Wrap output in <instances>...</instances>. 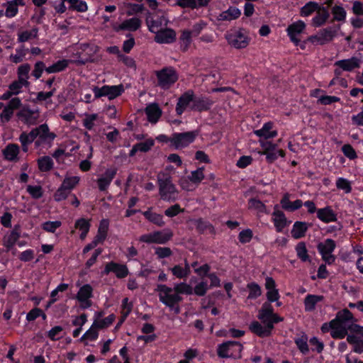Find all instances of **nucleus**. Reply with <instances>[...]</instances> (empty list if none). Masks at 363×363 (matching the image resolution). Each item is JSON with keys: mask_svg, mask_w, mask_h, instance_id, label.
Listing matches in <instances>:
<instances>
[{"mask_svg": "<svg viewBox=\"0 0 363 363\" xmlns=\"http://www.w3.org/2000/svg\"><path fill=\"white\" fill-rule=\"evenodd\" d=\"M332 14L335 21H345L347 12L342 6H335L332 8Z\"/></svg>", "mask_w": 363, "mask_h": 363, "instance_id": "52", "label": "nucleus"}, {"mask_svg": "<svg viewBox=\"0 0 363 363\" xmlns=\"http://www.w3.org/2000/svg\"><path fill=\"white\" fill-rule=\"evenodd\" d=\"M111 272L114 273L117 278L123 279L128 276L129 271L125 264L110 262L106 264L102 273L104 274H108Z\"/></svg>", "mask_w": 363, "mask_h": 363, "instance_id": "17", "label": "nucleus"}, {"mask_svg": "<svg viewBox=\"0 0 363 363\" xmlns=\"http://www.w3.org/2000/svg\"><path fill=\"white\" fill-rule=\"evenodd\" d=\"M280 203L283 209L291 212L301 208L303 206V202L300 199H296V201L291 202L290 194L289 193H285L283 195L280 201Z\"/></svg>", "mask_w": 363, "mask_h": 363, "instance_id": "26", "label": "nucleus"}, {"mask_svg": "<svg viewBox=\"0 0 363 363\" xmlns=\"http://www.w3.org/2000/svg\"><path fill=\"white\" fill-rule=\"evenodd\" d=\"M228 43L237 49L245 48L249 44V38L241 30H234L225 35Z\"/></svg>", "mask_w": 363, "mask_h": 363, "instance_id": "12", "label": "nucleus"}, {"mask_svg": "<svg viewBox=\"0 0 363 363\" xmlns=\"http://www.w3.org/2000/svg\"><path fill=\"white\" fill-rule=\"evenodd\" d=\"M273 328L274 326L271 323H269V325L264 324V325H262L257 321L252 323L250 325L251 331L260 337L269 335Z\"/></svg>", "mask_w": 363, "mask_h": 363, "instance_id": "28", "label": "nucleus"}, {"mask_svg": "<svg viewBox=\"0 0 363 363\" xmlns=\"http://www.w3.org/2000/svg\"><path fill=\"white\" fill-rule=\"evenodd\" d=\"M193 33L189 30H184L182 31L180 36V46L182 50L186 51L191 43L193 36Z\"/></svg>", "mask_w": 363, "mask_h": 363, "instance_id": "41", "label": "nucleus"}, {"mask_svg": "<svg viewBox=\"0 0 363 363\" xmlns=\"http://www.w3.org/2000/svg\"><path fill=\"white\" fill-rule=\"evenodd\" d=\"M92 90L95 98L107 96L109 100H112L120 96L124 91V87L122 84L113 86L105 85L102 87L94 86Z\"/></svg>", "mask_w": 363, "mask_h": 363, "instance_id": "8", "label": "nucleus"}, {"mask_svg": "<svg viewBox=\"0 0 363 363\" xmlns=\"http://www.w3.org/2000/svg\"><path fill=\"white\" fill-rule=\"evenodd\" d=\"M172 236V232L165 230L163 231H155L151 233L143 235L140 237L139 240L148 244H163L167 242Z\"/></svg>", "mask_w": 363, "mask_h": 363, "instance_id": "10", "label": "nucleus"}, {"mask_svg": "<svg viewBox=\"0 0 363 363\" xmlns=\"http://www.w3.org/2000/svg\"><path fill=\"white\" fill-rule=\"evenodd\" d=\"M90 221L88 219L81 218L77 219L74 223V228L80 231L79 238L84 240L90 229Z\"/></svg>", "mask_w": 363, "mask_h": 363, "instance_id": "29", "label": "nucleus"}, {"mask_svg": "<svg viewBox=\"0 0 363 363\" xmlns=\"http://www.w3.org/2000/svg\"><path fill=\"white\" fill-rule=\"evenodd\" d=\"M308 230V225L305 222L296 221L293 225L291 235L295 239L303 238Z\"/></svg>", "mask_w": 363, "mask_h": 363, "instance_id": "33", "label": "nucleus"}, {"mask_svg": "<svg viewBox=\"0 0 363 363\" xmlns=\"http://www.w3.org/2000/svg\"><path fill=\"white\" fill-rule=\"evenodd\" d=\"M68 64L69 60H59L51 66L46 67L45 71L50 74L59 72L65 69L67 67Z\"/></svg>", "mask_w": 363, "mask_h": 363, "instance_id": "44", "label": "nucleus"}, {"mask_svg": "<svg viewBox=\"0 0 363 363\" xmlns=\"http://www.w3.org/2000/svg\"><path fill=\"white\" fill-rule=\"evenodd\" d=\"M242 345L238 342L228 341L218 347V355L222 358H240Z\"/></svg>", "mask_w": 363, "mask_h": 363, "instance_id": "4", "label": "nucleus"}, {"mask_svg": "<svg viewBox=\"0 0 363 363\" xmlns=\"http://www.w3.org/2000/svg\"><path fill=\"white\" fill-rule=\"evenodd\" d=\"M258 318L264 324L269 325V323H271L273 326L274 323L282 320V318L273 313L272 306L267 303L263 304L261 310L259 311Z\"/></svg>", "mask_w": 363, "mask_h": 363, "instance_id": "13", "label": "nucleus"}, {"mask_svg": "<svg viewBox=\"0 0 363 363\" xmlns=\"http://www.w3.org/2000/svg\"><path fill=\"white\" fill-rule=\"evenodd\" d=\"M20 152L19 146L16 144H9L3 150V155L6 160L17 161Z\"/></svg>", "mask_w": 363, "mask_h": 363, "instance_id": "31", "label": "nucleus"}, {"mask_svg": "<svg viewBox=\"0 0 363 363\" xmlns=\"http://www.w3.org/2000/svg\"><path fill=\"white\" fill-rule=\"evenodd\" d=\"M317 218L325 223H329L337 220V215L330 206L318 208Z\"/></svg>", "mask_w": 363, "mask_h": 363, "instance_id": "25", "label": "nucleus"}, {"mask_svg": "<svg viewBox=\"0 0 363 363\" xmlns=\"http://www.w3.org/2000/svg\"><path fill=\"white\" fill-rule=\"evenodd\" d=\"M272 220L276 230L279 233L282 232L283 230L291 223V221L287 220L285 214L279 208L278 206H274V211L272 214Z\"/></svg>", "mask_w": 363, "mask_h": 363, "instance_id": "16", "label": "nucleus"}, {"mask_svg": "<svg viewBox=\"0 0 363 363\" xmlns=\"http://www.w3.org/2000/svg\"><path fill=\"white\" fill-rule=\"evenodd\" d=\"M203 171L204 167H199L197 169L191 172V174L189 175V180L197 186L205 177Z\"/></svg>", "mask_w": 363, "mask_h": 363, "instance_id": "46", "label": "nucleus"}, {"mask_svg": "<svg viewBox=\"0 0 363 363\" xmlns=\"http://www.w3.org/2000/svg\"><path fill=\"white\" fill-rule=\"evenodd\" d=\"M38 168L42 172L50 171L53 167V162L51 157L43 156L38 160Z\"/></svg>", "mask_w": 363, "mask_h": 363, "instance_id": "42", "label": "nucleus"}, {"mask_svg": "<svg viewBox=\"0 0 363 363\" xmlns=\"http://www.w3.org/2000/svg\"><path fill=\"white\" fill-rule=\"evenodd\" d=\"M259 143L262 148V151L258 153L266 156V160L269 163L274 162L279 157H284L285 153L282 150L277 148V145L270 142L260 139Z\"/></svg>", "mask_w": 363, "mask_h": 363, "instance_id": "6", "label": "nucleus"}, {"mask_svg": "<svg viewBox=\"0 0 363 363\" xmlns=\"http://www.w3.org/2000/svg\"><path fill=\"white\" fill-rule=\"evenodd\" d=\"M171 271L173 275L177 278L184 279L187 277L190 274V267L189 264L186 262L184 267L179 264L175 265L174 267L171 268Z\"/></svg>", "mask_w": 363, "mask_h": 363, "instance_id": "38", "label": "nucleus"}, {"mask_svg": "<svg viewBox=\"0 0 363 363\" xmlns=\"http://www.w3.org/2000/svg\"><path fill=\"white\" fill-rule=\"evenodd\" d=\"M36 138L34 130H32L29 133H23L20 136V141L23 146V151L26 152L28 145L30 144Z\"/></svg>", "mask_w": 363, "mask_h": 363, "instance_id": "45", "label": "nucleus"}, {"mask_svg": "<svg viewBox=\"0 0 363 363\" xmlns=\"http://www.w3.org/2000/svg\"><path fill=\"white\" fill-rule=\"evenodd\" d=\"M80 177L78 176L67 177H66L62 185L63 188L67 189L69 191L79 183Z\"/></svg>", "mask_w": 363, "mask_h": 363, "instance_id": "58", "label": "nucleus"}, {"mask_svg": "<svg viewBox=\"0 0 363 363\" xmlns=\"http://www.w3.org/2000/svg\"><path fill=\"white\" fill-rule=\"evenodd\" d=\"M97 329L99 328L96 325H94V323H93L91 328L81 337L80 341L85 342L96 340L99 335Z\"/></svg>", "mask_w": 363, "mask_h": 363, "instance_id": "43", "label": "nucleus"}, {"mask_svg": "<svg viewBox=\"0 0 363 363\" xmlns=\"http://www.w3.org/2000/svg\"><path fill=\"white\" fill-rule=\"evenodd\" d=\"M250 209L255 210L257 213H268L267 206L259 200L251 199L248 202Z\"/></svg>", "mask_w": 363, "mask_h": 363, "instance_id": "40", "label": "nucleus"}, {"mask_svg": "<svg viewBox=\"0 0 363 363\" xmlns=\"http://www.w3.org/2000/svg\"><path fill=\"white\" fill-rule=\"evenodd\" d=\"M296 251L298 257L303 262H306L309 259L306 246L304 242H299L296 247Z\"/></svg>", "mask_w": 363, "mask_h": 363, "instance_id": "57", "label": "nucleus"}, {"mask_svg": "<svg viewBox=\"0 0 363 363\" xmlns=\"http://www.w3.org/2000/svg\"><path fill=\"white\" fill-rule=\"evenodd\" d=\"M212 105V102L208 99H200L196 101H194L192 108L198 111H203L208 109Z\"/></svg>", "mask_w": 363, "mask_h": 363, "instance_id": "59", "label": "nucleus"}, {"mask_svg": "<svg viewBox=\"0 0 363 363\" xmlns=\"http://www.w3.org/2000/svg\"><path fill=\"white\" fill-rule=\"evenodd\" d=\"M196 136V131L175 133L170 138L169 143L175 149H182L192 143Z\"/></svg>", "mask_w": 363, "mask_h": 363, "instance_id": "7", "label": "nucleus"}, {"mask_svg": "<svg viewBox=\"0 0 363 363\" xmlns=\"http://www.w3.org/2000/svg\"><path fill=\"white\" fill-rule=\"evenodd\" d=\"M328 17V10L320 6L316 11V15L312 18V25L315 27H320L327 21Z\"/></svg>", "mask_w": 363, "mask_h": 363, "instance_id": "30", "label": "nucleus"}, {"mask_svg": "<svg viewBox=\"0 0 363 363\" xmlns=\"http://www.w3.org/2000/svg\"><path fill=\"white\" fill-rule=\"evenodd\" d=\"M62 223L59 220L55 221H46L42 224L43 229L48 233H55V230L60 228Z\"/></svg>", "mask_w": 363, "mask_h": 363, "instance_id": "62", "label": "nucleus"}, {"mask_svg": "<svg viewBox=\"0 0 363 363\" xmlns=\"http://www.w3.org/2000/svg\"><path fill=\"white\" fill-rule=\"evenodd\" d=\"M150 31L155 33V40L158 43H172L176 40L174 30L170 28L159 30L155 23L150 26Z\"/></svg>", "mask_w": 363, "mask_h": 363, "instance_id": "9", "label": "nucleus"}, {"mask_svg": "<svg viewBox=\"0 0 363 363\" xmlns=\"http://www.w3.org/2000/svg\"><path fill=\"white\" fill-rule=\"evenodd\" d=\"M33 130L36 138H38L35 141L36 146H39L41 143L50 144L55 138V134L50 132L47 124L40 125Z\"/></svg>", "mask_w": 363, "mask_h": 363, "instance_id": "15", "label": "nucleus"}, {"mask_svg": "<svg viewBox=\"0 0 363 363\" xmlns=\"http://www.w3.org/2000/svg\"><path fill=\"white\" fill-rule=\"evenodd\" d=\"M156 291L158 293L160 301L163 304L174 311L175 313H179L178 303L182 300V298L176 291L174 286L171 288L164 284H160Z\"/></svg>", "mask_w": 363, "mask_h": 363, "instance_id": "3", "label": "nucleus"}, {"mask_svg": "<svg viewBox=\"0 0 363 363\" xmlns=\"http://www.w3.org/2000/svg\"><path fill=\"white\" fill-rule=\"evenodd\" d=\"M273 127V123L271 122L265 123L262 128L259 130H256L254 131V133L260 138H264V140L273 138L277 135V130H272Z\"/></svg>", "mask_w": 363, "mask_h": 363, "instance_id": "27", "label": "nucleus"}, {"mask_svg": "<svg viewBox=\"0 0 363 363\" xmlns=\"http://www.w3.org/2000/svg\"><path fill=\"white\" fill-rule=\"evenodd\" d=\"M27 191L33 199H40L43 196L42 187L39 185H28Z\"/></svg>", "mask_w": 363, "mask_h": 363, "instance_id": "64", "label": "nucleus"}, {"mask_svg": "<svg viewBox=\"0 0 363 363\" xmlns=\"http://www.w3.org/2000/svg\"><path fill=\"white\" fill-rule=\"evenodd\" d=\"M145 217L150 222L162 226L164 224L162 218V216L156 213H153L151 211H147L143 213Z\"/></svg>", "mask_w": 363, "mask_h": 363, "instance_id": "48", "label": "nucleus"}, {"mask_svg": "<svg viewBox=\"0 0 363 363\" xmlns=\"http://www.w3.org/2000/svg\"><path fill=\"white\" fill-rule=\"evenodd\" d=\"M265 289L267 290V298L269 302L277 301L279 299L280 295L279 290L276 287L275 281L269 277L265 279Z\"/></svg>", "mask_w": 363, "mask_h": 363, "instance_id": "22", "label": "nucleus"}, {"mask_svg": "<svg viewBox=\"0 0 363 363\" xmlns=\"http://www.w3.org/2000/svg\"><path fill=\"white\" fill-rule=\"evenodd\" d=\"M93 288L89 284L81 286L77 294L76 298L82 308H88L91 306L90 298L92 296Z\"/></svg>", "mask_w": 363, "mask_h": 363, "instance_id": "14", "label": "nucleus"}, {"mask_svg": "<svg viewBox=\"0 0 363 363\" xmlns=\"http://www.w3.org/2000/svg\"><path fill=\"white\" fill-rule=\"evenodd\" d=\"M307 341L308 338L305 335H302L301 337L295 340V342L298 348L303 354H306L309 351Z\"/></svg>", "mask_w": 363, "mask_h": 363, "instance_id": "61", "label": "nucleus"}, {"mask_svg": "<svg viewBox=\"0 0 363 363\" xmlns=\"http://www.w3.org/2000/svg\"><path fill=\"white\" fill-rule=\"evenodd\" d=\"M69 4V8L79 12H85L88 9V6L84 1L82 0H63Z\"/></svg>", "mask_w": 363, "mask_h": 363, "instance_id": "47", "label": "nucleus"}, {"mask_svg": "<svg viewBox=\"0 0 363 363\" xmlns=\"http://www.w3.org/2000/svg\"><path fill=\"white\" fill-rule=\"evenodd\" d=\"M158 85L163 89H167L172 86L178 79V74L171 67H164L156 72Z\"/></svg>", "mask_w": 363, "mask_h": 363, "instance_id": "5", "label": "nucleus"}, {"mask_svg": "<svg viewBox=\"0 0 363 363\" xmlns=\"http://www.w3.org/2000/svg\"><path fill=\"white\" fill-rule=\"evenodd\" d=\"M362 62L363 59L362 57H352L350 59L338 60L335 62V65L340 67L344 71L350 72L354 69L355 68L359 67Z\"/></svg>", "mask_w": 363, "mask_h": 363, "instance_id": "21", "label": "nucleus"}, {"mask_svg": "<svg viewBox=\"0 0 363 363\" xmlns=\"http://www.w3.org/2000/svg\"><path fill=\"white\" fill-rule=\"evenodd\" d=\"M98 118L96 113L86 114L83 120L84 126L88 130H92L95 125V121Z\"/></svg>", "mask_w": 363, "mask_h": 363, "instance_id": "60", "label": "nucleus"}, {"mask_svg": "<svg viewBox=\"0 0 363 363\" xmlns=\"http://www.w3.org/2000/svg\"><path fill=\"white\" fill-rule=\"evenodd\" d=\"M247 288L250 290L249 298H256L262 294L261 288L257 284L250 283L247 285Z\"/></svg>", "mask_w": 363, "mask_h": 363, "instance_id": "63", "label": "nucleus"}, {"mask_svg": "<svg viewBox=\"0 0 363 363\" xmlns=\"http://www.w3.org/2000/svg\"><path fill=\"white\" fill-rule=\"evenodd\" d=\"M306 23L301 20L294 22L288 26L286 29L287 34L291 40L296 45L298 44L300 42L298 35L303 33L306 29Z\"/></svg>", "mask_w": 363, "mask_h": 363, "instance_id": "19", "label": "nucleus"}, {"mask_svg": "<svg viewBox=\"0 0 363 363\" xmlns=\"http://www.w3.org/2000/svg\"><path fill=\"white\" fill-rule=\"evenodd\" d=\"M38 30L36 28H33L30 30L19 31L18 33V41L20 43H24L32 39H35L38 36Z\"/></svg>", "mask_w": 363, "mask_h": 363, "instance_id": "37", "label": "nucleus"}, {"mask_svg": "<svg viewBox=\"0 0 363 363\" xmlns=\"http://www.w3.org/2000/svg\"><path fill=\"white\" fill-rule=\"evenodd\" d=\"M176 291L179 295L180 294H186L191 295L193 294V288L190 284H188L185 282H181L175 284L174 286Z\"/></svg>", "mask_w": 363, "mask_h": 363, "instance_id": "55", "label": "nucleus"}, {"mask_svg": "<svg viewBox=\"0 0 363 363\" xmlns=\"http://www.w3.org/2000/svg\"><path fill=\"white\" fill-rule=\"evenodd\" d=\"M335 246V241L331 239H326L318 245L322 259L328 264H331L335 260V257L333 255Z\"/></svg>", "mask_w": 363, "mask_h": 363, "instance_id": "11", "label": "nucleus"}, {"mask_svg": "<svg viewBox=\"0 0 363 363\" xmlns=\"http://www.w3.org/2000/svg\"><path fill=\"white\" fill-rule=\"evenodd\" d=\"M337 34V30L333 28H327L320 30L316 35L311 37V40L320 45L331 41Z\"/></svg>", "mask_w": 363, "mask_h": 363, "instance_id": "18", "label": "nucleus"}, {"mask_svg": "<svg viewBox=\"0 0 363 363\" xmlns=\"http://www.w3.org/2000/svg\"><path fill=\"white\" fill-rule=\"evenodd\" d=\"M29 86L28 82H24L20 79H17L12 82L9 86V89L13 95L18 94L21 91L23 87H27Z\"/></svg>", "mask_w": 363, "mask_h": 363, "instance_id": "53", "label": "nucleus"}, {"mask_svg": "<svg viewBox=\"0 0 363 363\" xmlns=\"http://www.w3.org/2000/svg\"><path fill=\"white\" fill-rule=\"evenodd\" d=\"M194 101V93L192 91H188L182 94L177 102L176 111L178 115H182L185 110Z\"/></svg>", "mask_w": 363, "mask_h": 363, "instance_id": "23", "label": "nucleus"}, {"mask_svg": "<svg viewBox=\"0 0 363 363\" xmlns=\"http://www.w3.org/2000/svg\"><path fill=\"white\" fill-rule=\"evenodd\" d=\"M357 321L352 313L347 308H344L339 311L330 322L324 323L321 330L323 333L330 332L333 338L342 339L348 331L352 333L357 330H363V326L357 324Z\"/></svg>", "mask_w": 363, "mask_h": 363, "instance_id": "1", "label": "nucleus"}, {"mask_svg": "<svg viewBox=\"0 0 363 363\" xmlns=\"http://www.w3.org/2000/svg\"><path fill=\"white\" fill-rule=\"evenodd\" d=\"M241 14L240 9L236 7H230L228 10L220 13L218 20L232 21L238 18Z\"/></svg>", "mask_w": 363, "mask_h": 363, "instance_id": "36", "label": "nucleus"}, {"mask_svg": "<svg viewBox=\"0 0 363 363\" xmlns=\"http://www.w3.org/2000/svg\"><path fill=\"white\" fill-rule=\"evenodd\" d=\"M145 113L150 122L155 123L161 116L162 111L157 104H150L145 108Z\"/></svg>", "mask_w": 363, "mask_h": 363, "instance_id": "32", "label": "nucleus"}, {"mask_svg": "<svg viewBox=\"0 0 363 363\" xmlns=\"http://www.w3.org/2000/svg\"><path fill=\"white\" fill-rule=\"evenodd\" d=\"M116 168H108L98 178L96 182L100 191H104L108 188L116 174Z\"/></svg>", "mask_w": 363, "mask_h": 363, "instance_id": "20", "label": "nucleus"}, {"mask_svg": "<svg viewBox=\"0 0 363 363\" xmlns=\"http://www.w3.org/2000/svg\"><path fill=\"white\" fill-rule=\"evenodd\" d=\"M141 26V20L138 17H133L124 20L120 25L114 27L116 31L128 30L135 31Z\"/></svg>", "mask_w": 363, "mask_h": 363, "instance_id": "24", "label": "nucleus"}, {"mask_svg": "<svg viewBox=\"0 0 363 363\" xmlns=\"http://www.w3.org/2000/svg\"><path fill=\"white\" fill-rule=\"evenodd\" d=\"M115 318L116 317L113 314H110L103 319L96 320L94 323L98 328H106L113 323Z\"/></svg>", "mask_w": 363, "mask_h": 363, "instance_id": "54", "label": "nucleus"}, {"mask_svg": "<svg viewBox=\"0 0 363 363\" xmlns=\"http://www.w3.org/2000/svg\"><path fill=\"white\" fill-rule=\"evenodd\" d=\"M30 70V66L28 63L23 64L18 67L17 75L18 79L28 82L29 72Z\"/></svg>", "mask_w": 363, "mask_h": 363, "instance_id": "50", "label": "nucleus"}, {"mask_svg": "<svg viewBox=\"0 0 363 363\" xmlns=\"http://www.w3.org/2000/svg\"><path fill=\"white\" fill-rule=\"evenodd\" d=\"M320 6L315 1H309L301 7L300 15L303 17H308L313 13L316 12Z\"/></svg>", "mask_w": 363, "mask_h": 363, "instance_id": "39", "label": "nucleus"}, {"mask_svg": "<svg viewBox=\"0 0 363 363\" xmlns=\"http://www.w3.org/2000/svg\"><path fill=\"white\" fill-rule=\"evenodd\" d=\"M26 55V50L23 47L18 48L16 50L15 54L9 56V60L15 64L21 62Z\"/></svg>", "mask_w": 363, "mask_h": 363, "instance_id": "51", "label": "nucleus"}, {"mask_svg": "<svg viewBox=\"0 0 363 363\" xmlns=\"http://www.w3.org/2000/svg\"><path fill=\"white\" fill-rule=\"evenodd\" d=\"M336 187L342 190L345 194H350L352 191V182L343 177H338L336 180Z\"/></svg>", "mask_w": 363, "mask_h": 363, "instance_id": "49", "label": "nucleus"}, {"mask_svg": "<svg viewBox=\"0 0 363 363\" xmlns=\"http://www.w3.org/2000/svg\"><path fill=\"white\" fill-rule=\"evenodd\" d=\"M323 300V296L318 295L308 294L304 299V307L306 311H312L315 308L318 303Z\"/></svg>", "mask_w": 363, "mask_h": 363, "instance_id": "35", "label": "nucleus"}, {"mask_svg": "<svg viewBox=\"0 0 363 363\" xmlns=\"http://www.w3.org/2000/svg\"><path fill=\"white\" fill-rule=\"evenodd\" d=\"M159 194L160 198L168 202L174 201L178 199L179 191L172 183V177L164 172L157 174Z\"/></svg>", "mask_w": 363, "mask_h": 363, "instance_id": "2", "label": "nucleus"}, {"mask_svg": "<svg viewBox=\"0 0 363 363\" xmlns=\"http://www.w3.org/2000/svg\"><path fill=\"white\" fill-rule=\"evenodd\" d=\"M20 238V234L16 231L12 230L6 233L3 238V245L6 247V250H10L16 244Z\"/></svg>", "mask_w": 363, "mask_h": 363, "instance_id": "34", "label": "nucleus"}, {"mask_svg": "<svg viewBox=\"0 0 363 363\" xmlns=\"http://www.w3.org/2000/svg\"><path fill=\"white\" fill-rule=\"evenodd\" d=\"M133 305L130 302H129V300L128 298H125L123 299L122 301V306H121V313H122V318L120 321V323H122L125 319L127 318V316L130 314V313L132 311Z\"/></svg>", "mask_w": 363, "mask_h": 363, "instance_id": "56", "label": "nucleus"}]
</instances>
